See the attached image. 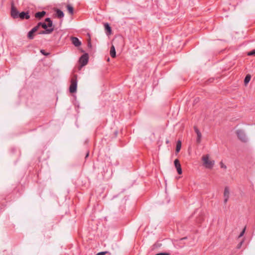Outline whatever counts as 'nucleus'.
Returning a JSON list of instances; mask_svg holds the SVG:
<instances>
[{"label": "nucleus", "mask_w": 255, "mask_h": 255, "mask_svg": "<svg viewBox=\"0 0 255 255\" xmlns=\"http://www.w3.org/2000/svg\"><path fill=\"white\" fill-rule=\"evenodd\" d=\"M221 168L226 169L227 168L226 165H225L223 162H221L220 163Z\"/></svg>", "instance_id": "b1692460"}, {"label": "nucleus", "mask_w": 255, "mask_h": 255, "mask_svg": "<svg viewBox=\"0 0 255 255\" xmlns=\"http://www.w3.org/2000/svg\"><path fill=\"white\" fill-rule=\"evenodd\" d=\"M166 143H168V140H167L166 141Z\"/></svg>", "instance_id": "7c9ffc66"}, {"label": "nucleus", "mask_w": 255, "mask_h": 255, "mask_svg": "<svg viewBox=\"0 0 255 255\" xmlns=\"http://www.w3.org/2000/svg\"><path fill=\"white\" fill-rule=\"evenodd\" d=\"M56 16L57 17H58L59 18H61L64 17V13L60 9H56Z\"/></svg>", "instance_id": "4468645a"}, {"label": "nucleus", "mask_w": 255, "mask_h": 255, "mask_svg": "<svg viewBox=\"0 0 255 255\" xmlns=\"http://www.w3.org/2000/svg\"><path fill=\"white\" fill-rule=\"evenodd\" d=\"M38 30L37 26H35L31 30H30L27 34V37L29 39H33L34 38V33Z\"/></svg>", "instance_id": "423d86ee"}, {"label": "nucleus", "mask_w": 255, "mask_h": 255, "mask_svg": "<svg viewBox=\"0 0 255 255\" xmlns=\"http://www.w3.org/2000/svg\"><path fill=\"white\" fill-rule=\"evenodd\" d=\"M51 21L50 18H46L45 19V21L48 22L49 21Z\"/></svg>", "instance_id": "c85d7f7f"}, {"label": "nucleus", "mask_w": 255, "mask_h": 255, "mask_svg": "<svg viewBox=\"0 0 255 255\" xmlns=\"http://www.w3.org/2000/svg\"><path fill=\"white\" fill-rule=\"evenodd\" d=\"M155 255H170V254L167 253H160L157 254Z\"/></svg>", "instance_id": "393cba45"}, {"label": "nucleus", "mask_w": 255, "mask_h": 255, "mask_svg": "<svg viewBox=\"0 0 255 255\" xmlns=\"http://www.w3.org/2000/svg\"><path fill=\"white\" fill-rule=\"evenodd\" d=\"M245 229H246L244 228V230L242 231V232L240 233V235L239 236V238H240L244 235L245 232Z\"/></svg>", "instance_id": "a878e982"}, {"label": "nucleus", "mask_w": 255, "mask_h": 255, "mask_svg": "<svg viewBox=\"0 0 255 255\" xmlns=\"http://www.w3.org/2000/svg\"><path fill=\"white\" fill-rule=\"evenodd\" d=\"M105 30L107 32H108V33L109 34L111 33V31H112L111 28L108 23L105 24Z\"/></svg>", "instance_id": "6ab92c4d"}, {"label": "nucleus", "mask_w": 255, "mask_h": 255, "mask_svg": "<svg viewBox=\"0 0 255 255\" xmlns=\"http://www.w3.org/2000/svg\"><path fill=\"white\" fill-rule=\"evenodd\" d=\"M19 13L17 9L14 7L13 5L11 6V16L14 18H17L19 17Z\"/></svg>", "instance_id": "39448f33"}, {"label": "nucleus", "mask_w": 255, "mask_h": 255, "mask_svg": "<svg viewBox=\"0 0 255 255\" xmlns=\"http://www.w3.org/2000/svg\"><path fill=\"white\" fill-rule=\"evenodd\" d=\"M36 26H37V29H38L41 26L43 28H44L45 30H46V29H48V28H47V24H46L45 22H39L38 23V24H37V25H36Z\"/></svg>", "instance_id": "2eb2a0df"}, {"label": "nucleus", "mask_w": 255, "mask_h": 255, "mask_svg": "<svg viewBox=\"0 0 255 255\" xmlns=\"http://www.w3.org/2000/svg\"><path fill=\"white\" fill-rule=\"evenodd\" d=\"M174 165L177 169V172L179 174H181L182 172L180 162L178 159H176L174 162Z\"/></svg>", "instance_id": "0eeeda50"}, {"label": "nucleus", "mask_w": 255, "mask_h": 255, "mask_svg": "<svg viewBox=\"0 0 255 255\" xmlns=\"http://www.w3.org/2000/svg\"><path fill=\"white\" fill-rule=\"evenodd\" d=\"M67 10H68V12L71 14H73V7L71 5H70L69 4L67 5Z\"/></svg>", "instance_id": "aec40b11"}, {"label": "nucleus", "mask_w": 255, "mask_h": 255, "mask_svg": "<svg viewBox=\"0 0 255 255\" xmlns=\"http://www.w3.org/2000/svg\"><path fill=\"white\" fill-rule=\"evenodd\" d=\"M248 55H249V56L255 55V49H254V50L250 51V52H249Z\"/></svg>", "instance_id": "5701e85b"}, {"label": "nucleus", "mask_w": 255, "mask_h": 255, "mask_svg": "<svg viewBox=\"0 0 255 255\" xmlns=\"http://www.w3.org/2000/svg\"><path fill=\"white\" fill-rule=\"evenodd\" d=\"M194 128L195 132H196V133L197 134V137L196 139V142L198 143H200L201 141L202 134L197 127H194Z\"/></svg>", "instance_id": "1a4fd4ad"}, {"label": "nucleus", "mask_w": 255, "mask_h": 255, "mask_svg": "<svg viewBox=\"0 0 255 255\" xmlns=\"http://www.w3.org/2000/svg\"><path fill=\"white\" fill-rule=\"evenodd\" d=\"M230 191L228 187H225L224 192V203H226L229 198Z\"/></svg>", "instance_id": "9d476101"}, {"label": "nucleus", "mask_w": 255, "mask_h": 255, "mask_svg": "<svg viewBox=\"0 0 255 255\" xmlns=\"http://www.w3.org/2000/svg\"><path fill=\"white\" fill-rule=\"evenodd\" d=\"M77 87V76L74 75L71 79V84L69 87V91L71 93L76 92Z\"/></svg>", "instance_id": "f03ea898"}, {"label": "nucleus", "mask_w": 255, "mask_h": 255, "mask_svg": "<svg viewBox=\"0 0 255 255\" xmlns=\"http://www.w3.org/2000/svg\"><path fill=\"white\" fill-rule=\"evenodd\" d=\"M110 55L113 58H115L116 56V50L114 45H112L111 47Z\"/></svg>", "instance_id": "dca6fc26"}, {"label": "nucleus", "mask_w": 255, "mask_h": 255, "mask_svg": "<svg viewBox=\"0 0 255 255\" xmlns=\"http://www.w3.org/2000/svg\"><path fill=\"white\" fill-rule=\"evenodd\" d=\"M236 133L238 138L241 141L244 142H247L248 138L244 130L242 129H238L237 130Z\"/></svg>", "instance_id": "7ed1b4c3"}, {"label": "nucleus", "mask_w": 255, "mask_h": 255, "mask_svg": "<svg viewBox=\"0 0 255 255\" xmlns=\"http://www.w3.org/2000/svg\"><path fill=\"white\" fill-rule=\"evenodd\" d=\"M251 76L250 75L248 74L246 76L245 80H244V83H245V85H247L249 83V82L251 80Z\"/></svg>", "instance_id": "a211bd4d"}, {"label": "nucleus", "mask_w": 255, "mask_h": 255, "mask_svg": "<svg viewBox=\"0 0 255 255\" xmlns=\"http://www.w3.org/2000/svg\"><path fill=\"white\" fill-rule=\"evenodd\" d=\"M243 243V241H242V242H240V243L238 245V246H237V248H238V249H240V248L241 247V246H242V245Z\"/></svg>", "instance_id": "cd10ccee"}, {"label": "nucleus", "mask_w": 255, "mask_h": 255, "mask_svg": "<svg viewBox=\"0 0 255 255\" xmlns=\"http://www.w3.org/2000/svg\"><path fill=\"white\" fill-rule=\"evenodd\" d=\"M202 160L203 162V165L206 168H212L215 164V161L214 160H210L209 154L203 155L202 157Z\"/></svg>", "instance_id": "f257e3e1"}, {"label": "nucleus", "mask_w": 255, "mask_h": 255, "mask_svg": "<svg viewBox=\"0 0 255 255\" xmlns=\"http://www.w3.org/2000/svg\"><path fill=\"white\" fill-rule=\"evenodd\" d=\"M107 253V252H100V253H98L97 255H104Z\"/></svg>", "instance_id": "bb28decb"}, {"label": "nucleus", "mask_w": 255, "mask_h": 255, "mask_svg": "<svg viewBox=\"0 0 255 255\" xmlns=\"http://www.w3.org/2000/svg\"><path fill=\"white\" fill-rule=\"evenodd\" d=\"M89 156V153H87L86 156V157H88Z\"/></svg>", "instance_id": "c756f323"}, {"label": "nucleus", "mask_w": 255, "mask_h": 255, "mask_svg": "<svg viewBox=\"0 0 255 255\" xmlns=\"http://www.w3.org/2000/svg\"><path fill=\"white\" fill-rule=\"evenodd\" d=\"M40 53H42L43 55H45V56H48V55H49V54H50V53H48V52H46L45 51V50H43V49H41V50H40Z\"/></svg>", "instance_id": "412c9836"}, {"label": "nucleus", "mask_w": 255, "mask_h": 255, "mask_svg": "<svg viewBox=\"0 0 255 255\" xmlns=\"http://www.w3.org/2000/svg\"><path fill=\"white\" fill-rule=\"evenodd\" d=\"M46 14V12L45 11H42L37 12L35 14V16L37 18H41L43 17Z\"/></svg>", "instance_id": "ddd939ff"}, {"label": "nucleus", "mask_w": 255, "mask_h": 255, "mask_svg": "<svg viewBox=\"0 0 255 255\" xmlns=\"http://www.w3.org/2000/svg\"><path fill=\"white\" fill-rule=\"evenodd\" d=\"M54 30L53 28H49L48 29L40 31L39 34H48L51 33Z\"/></svg>", "instance_id": "f8f14e48"}, {"label": "nucleus", "mask_w": 255, "mask_h": 255, "mask_svg": "<svg viewBox=\"0 0 255 255\" xmlns=\"http://www.w3.org/2000/svg\"><path fill=\"white\" fill-rule=\"evenodd\" d=\"M71 40L72 44L76 47L80 46L81 45V42L77 37H71Z\"/></svg>", "instance_id": "6e6552de"}, {"label": "nucleus", "mask_w": 255, "mask_h": 255, "mask_svg": "<svg viewBox=\"0 0 255 255\" xmlns=\"http://www.w3.org/2000/svg\"><path fill=\"white\" fill-rule=\"evenodd\" d=\"M47 27H49V28H53L52 27V26H53V22L51 21H49L47 24Z\"/></svg>", "instance_id": "4be33fe9"}, {"label": "nucleus", "mask_w": 255, "mask_h": 255, "mask_svg": "<svg viewBox=\"0 0 255 255\" xmlns=\"http://www.w3.org/2000/svg\"><path fill=\"white\" fill-rule=\"evenodd\" d=\"M89 56L87 53L83 54L79 59V63L82 67L85 66L88 62Z\"/></svg>", "instance_id": "20e7f679"}, {"label": "nucleus", "mask_w": 255, "mask_h": 255, "mask_svg": "<svg viewBox=\"0 0 255 255\" xmlns=\"http://www.w3.org/2000/svg\"><path fill=\"white\" fill-rule=\"evenodd\" d=\"M21 19H28L30 17V16L29 15V13L28 12H24L22 11L20 13H19V17Z\"/></svg>", "instance_id": "9b49d317"}, {"label": "nucleus", "mask_w": 255, "mask_h": 255, "mask_svg": "<svg viewBox=\"0 0 255 255\" xmlns=\"http://www.w3.org/2000/svg\"><path fill=\"white\" fill-rule=\"evenodd\" d=\"M181 141L180 140H178L176 143V152H178L181 149Z\"/></svg>", "instance_id": "f3484780"}]
</instances>
